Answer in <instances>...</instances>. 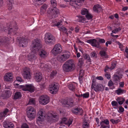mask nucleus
Masks as SVG:
<instances>
[{
	"instance_id": "obj_44",
	"label": "nucleus",
	"mask_w": 128,
	"mask_h": 128,
	"mask_svg": "<svg viewBox=\"0 0 128 128\" xmlns=\"http://www.w3.org/2000/svg\"><path fill=\"white\" fill-rule=\"evenodd\" d=\"M79 21V22H84L85 21V18L83 16H78Z\"/></svg>"
},
{
	"instance_id": "obj_32",
	"label": "nucleus",
	"mask_w": 128,
	"mask_h": 128,
	"mask_svg": "<svg viewBox=\"0 0 128 128\" xmlns=\"http://www.w3.org/2000/svg\"><path fill=\"white\" fill-rule=\"evenodd\" d=\"M47 8V5L44 4L41 6L40 9V12L42 14L46 12Z\"/></svg>"
},
{
	"instance_id": "obj_5",
	"label": "nucleus",
	"mask_w": 128,
	"mask_h": 128,
	"mask_svg": "<svg viewBox=\"0 0 128 128\" xmlns=\"http://www.w3.org/2000/svg\"><path fill=\"white\" fill-rule=\"evenodd\" d=\"M46 43L48 44H52V41H54L55 39L54 36L50 33H48L46 34L44 38Z\"/></svg>"
},
{
	"instance_id": "obj_64",
	"label": "nucleus",
	"mask_w": 128,
	"mask_h": 128,
	"mask_svg": "<svg viewBox=\"0 0 128 128\" xmlns=\"http://www.w3.org/2000/svg\"><path fill=\"white\" fill-rule=\"evenodd\" d=\"M16 81L20 82H22V80L20 77L19 76L17 77L16 78Z\"/></svg>"
},
{
	"instance_id": "obj_8",
	"label": "nucleus",
	"mask_w": 128,
	"mask_h": 128,
	"mask_svg": "<svg viewBox=\"0 0 128 128\" xmlns=\"http://www.w3.org/2000/svg\"><path fill=\"white\" fill-rule=\"evenodd\" d=\"M38 101L40 104L43 105H45L49 102L50 98L47 95H42L40 96L39 98Z\"/></svg>"
},
{
	"instance_id": "obj_1",
	"label": "nucleus",
	"mask_w": 128,
	"mask_h": 128,
	"mask_svg": "<svg viewBox=\"0 0 128 128\" xmlns=\"http://www.w3.org/2000/svg\"><path fill=\"white\" fill-rule=\"evenodd\" d=\"M75 66L73 60L71 59L68 60L65 62L62 66V68L64 71L68 72L73 70Z\"/></svg>"
},
{
	"instance_id": "obj_4",
	"label": "nucleus",
	"mask_w": 128,
	"mask_h": 128,
	"mask_svg": "<svg viewBox=\"0 0 128 128\" xmlns=\"http://www.w3.org/2000/svg\"><path fill=\"white\" fill-rule=\"evenodd\" d=\"M47 13L52 17L54 18L58 16L59 13L58 9L56 7H54L53 8H49L47 10Z\"/></svg>"
},
{
	"instance_id": "obj_19",
	"label": "nucleus",
	"mask_w": 128,
	"mask_h": 128,
	"mask_svg": "<svg viewBox=\"0 0 128 128\" xmlns=\"http://www.w3.org/2000/svg\"><path fill=\"white\" fill-rule=\"evenodd\" d=\"M19 42V43L20 44H22V43L24 44H22V47H24L26 46L27 45L28 43V40L26 38L24 37L20 38L18 39Z\"/></svg>"
},
{
	"instance_id": "obj_12",
	"label": "nucleus",
	"mask_w": 128,
	"mask_h": 128,
	"mask_svg": "<svg viewBox=\"0 0 128 128\" xmlns=\"http://www.w3.org/2000/svg\"><path fill=\"white\" fill-rule=\"evenodd\" d=\"M44 114L43 110L42 109L40 110L38 113V117L36 120V122L38 124L41 123L45 118V116Z\"/></svg>"
},
{
	"instance_id": "obj_56",
	"label": "nucleus",
	"mask_w": 128,
	"mask_h": 128,
	"mask_svg": "<svg viewBox=\"0 0 128 128\" xmlns=\"http://www.w3.org/2000/svg\"><path fill=\"white\" fill-rule=\"evenodd\" d=\"M86 16L88 20H90L92 18V17L91 14H88V13L86 15Z\"/></svg>"
},
{
	"instance_id": "obj_34",
	"label": "nucleus",
	"mask_w": 128,
	"mask_h": 128,
	"mask_svg": "<svg viewBox=\"0 0 128 128\" xmlns=\"http://www.w3.org/2000/svg\"><path fill=\"white\" fill-rule=\"evenodd\" d=\"M22 96L21 93L20 92H16L14 96V99L16 100L19 99Z\"/></svg>"
},
{
	"instance_id": "obj_48",
	"label": "nucleus",
	"mask_w": 128,
	"mask_h": 128,
	"mask_svg": "<svg viewBox=\"0 0 128 128\" xmlns=\"http://www.w3.org/2000/svg\"><path fill=\"white\" fill-rule=\"evenodd\" d=\"M91 57L97 58V54L94 51L92 52L90 54Z\"/></svg>"
},
{
	"instance_id": "obj_25",
	"label": "nucleus",
	"mask_w": 128,
	"mask_h": 128,
	"mask_svg": "<svg viewBox=\"0 0 128 128\" xmlns=\"http://www.w3.org/2000/svg\"><path fill=\"white\" fill-rule=\"evenodd\" d=\"M85 0H72L70 3V4L72 6H76L78 5H79L78 4L82 3Z\"/></svg>"
},
{
	"instance_id": "obj_41",
	"label": "nucleus",
	"mask_w": 128,
	"mask_h": 128,
	"mask_svg": "<svg viewBox=\"0 0 128 128\" xmlns=\"http://www.w3.org/2000/svg\"><path fill=\"white\" fill-rule=\"evenodd\" d=\"M35 100L33 98H31L30 99L28 104H34L35 103Z\"/></svg>"
},
{
	"instance_id": "obj_63",
	"label": "nucleus",
	"mask_w": 128,
	"mask_h": 128,
	"mask_svg": "<svg viewBox=\"0 0 128 128\" xmlns=\"http://www.w3.org/2000/svg\"><path fill=\"white\" fill-rule=\"evenodd\" d=\"M119 110L120 112L118 111V112L120 113V112H124V108L122 106H120L119 108Z\"/></svg>"
},
{
	"instance_id": "obj_27",
	"label": "nucleus",
	"mask_w": 128,
	"mask_h": 128,
	"mask_svg": "<svg viewBox=\"0 0 128 128\" xmlns=\"http://www.w3.org/2000/svg\"><path fill=\"white\" fill-rule=\"evenodd\" d=\"M9 41V39L7 37L0 38V46L2 45Z\"/></svg>"
},
{
	"instance_id": "obj_35",
	"label": "nucleus",
	"mask_w": 128,
	"mask_h": 128,
	"mask_svg": "<svg viewBox=\"0 0 128 128\" xmlns=\"http://www.w3.org/2000/svg\"><path fill=\"white\" fill-rule=\"evenodd\" d=\"M109 122L108 120L107 119L104 120L103 121H102L100 122V125L101 126H105V128H106V126L104 125V124H105L106 125H108L109 124Z\"/></svg>"
},
{
	"instance_id": "obj_18",
	"label": "nucleus",
	"mask_w": 128,
	"mask_h": 128,
	"mask_svg": "<svg viewBox=\"0 0 128 128\" xmlns=\"http://www.w3.org/2000/svg\"><path fill=\"white\" fill-rule=\"evenodd\" d=\"M34 78L37 82H39L42 79V75L40 72H36L34 74Z\"/></svg>"
},
{
	"instance_id": "obj_57",
	"label": "nucleus",
	"mask_w": 128,
	"mask_h": 128,
	"mask_svg": "<svg viewBox=\"0 0 128 128\" xmlns=\"http://www.w3.org/2000/svg\"><path fill=\"white\" fill-rule=\"evenodd\" d=\"M76 42L80 44L81 45H82L84 44V42L80 40V39L78 38H77V39Z\"/></svg>"
},
{
	"instance_id": "obj_20",
	"label": "nucleus",
	"mask_w": 128,
	"mask_h": 128,
	"mask_svg": "<svg viewBox=\"0 0 128 128\" xmlns=\"http://www.w3.org/2000/svg\"><path fill=\"white\" fill-rule=\"evenodd\" d=\"M72 112L75 114H81L83 112L82 109L80 107L73 109L72 110Z\"/></svg>"
},
{
	"instance_id": "obj_60",
	"label": "nucleus",
	"mask_w": 128,
	"mask_h": 128,
	"mask_svg": "<svg viewBox=\"0 0 128 128\" xmlns=\"http://www.w3.org/2000/svg\"><path fill=\"white\" fill-rule=\"evenodd\" d=\"M114 85V84L113 83L112 80H110L108 82V86L110 87H111Z\"/></svg>"
},
{
	"instance_id": "obj_16",
	"label": "nucleus",
	"mask_w": 128,
	"mask_h": 128,
	"mask_svg": "<svg viewBox=\"0 0 128 128\" xmlns=\"http://www.w3.org/2000/svg\"><path fill=\"white\" fill-rule=\"evenodd\" d=\"M12 92L11 90H5L3 92L1 96L4 99H6L10 97L12 95Z\"/></svg>"
},
{
	"instance_id": "obj_36",
	"label": "nucleus",
	"mask_w": 128,
	"mask_h": 128,
	"mask_svg": "<svg viewBox=\"0 0 128 128\" xmlns=\"http://www.w3.org/2000/svg\"><path fill=\"white\" fill-rule=\"evenodd\" d=\"M100 54L101 56L102 57H104L106 58H108V55L106 54V52L103 50L100 51Z\"/></svg>"
},
{
	"instance_id": "obj_33",
	"label": "nucleus",
	"mask_w": 128,
	"mask_h": 128,
	"mask_svg": "<svg viewBox=\"0 0 128 128\" xmlns=\"http://www.w3.org/2000/svg\"><path fill=\"white\" fill-rule=\"evenodd\" d=\"M40 67L43 70L45 71H48V70L49 69V67L48 65L46 64H45L43 63L41 64Z\"/></svg>"
},
{
	"instance_id": "obj_46",
	"label": "nucleus",
	"mask_w": 128,
	"mask_h": 128,
	"mask_svg": "<svg viewBox=\"0 0 128 128\" xmlns=\"http://www.w3.org/2000/svg\"><path fill=\"white\" fill-rule=\"evenodd\" d=\"M121 30V28L120 27H118L117 28H115L112 31V33L114 34L120 31Z\"/></svg>"
},
{
	"instance_id": "obj_15",
	"label": "nucleus",
	"mask_w": 128,
	"mask_h": 128,
	"mask_svg": "<svg viewBox=\"0 0 128 128\" xmlns=\"http://www.w3.org/2000/svg\"><path fill=\"white\" fill-rule=\"evenodd\" d=\"M104 86L101 84H98L96 85L92 88L94 89V90L96 92H102L104 90Z\"/></svg>"
},
{
	"instance_id": "obj_7",
	"label": "nucleus",
	"mask_w": 128,
	"mask_h": 128,
	"mask_svg": "<svg viewBox=\"0 0 128 128\" xmlns=\"http://www.w3.org/2000/svg\"><path fill=\"white\" fill-rule=\"evenodd\" d=\"M18 88L24 91H28L30 92H33L34 91L33 86L31 84L21 85L19 86Z\"/></svg>"
},
{
	"instance_id": "obj_54",
	"label": "nucleus",
	"mask_w": 128,
	"mask_h": 128,
	"mask_svg": "<svg viewBox=\"0 0 128 128\" xmlns=\"http://www.w3.org/2000/svg\"><path fill=\"white\" fill-rule=\"evenodd\" d=\"M13 4L7 3V5L8 10H10L12 9Z\"/></svg>"
},
{
	"instance_id": "obj_31",
	"label": "nucleus",
	"mask_w": 128,
	"mask_h": 128,
	"mask_svg": "<svg viewBox=\"0 0 128 128\" xmlns=\"http://www.w3.org/2000/svg\"><path fill=\"white\" fill-rule=\"evenodd\" d=\"M8 112L9 110L7 108H6L3 112L0 113V120L3 117L5 116Z\"/></svg>"
},
{
	"instance_id": "obj_29",
	"label": "nucleus",
	"mask_w": 128,
	"mask_h": 128,
	"mask_svg": "<svg viewBox=\"0 0 128 128\" xmlns=\"http://www.w3.org/2000/svg\"><path fill=\"white\" fill-rule=\"evenodd\" d=\"M36 58V56L32 53L29 54L28 56V59L30 61H33L35 60Z\"/></svg>"
},
{
	"instance_id": "obj_59",
	"label": "nucleus",
	"mask_w": 128,
	"mask_h": 128,
	"mask_svg": "<svg viewBox=\"0 0 128 128\" xmlns=\"http://www.w3.org/2000/svg\"><path fill=\"white\" fill-rule=\"evenodd\" d=\"M96 80L94 79H93L92 80V83L91 85V88L94 87L96 84H95Z\"/></svg>"
},
{
	"instance_id": "obj_22",
	"label": "nucleus",
	"mask_w": 128,
	"mask_h": 128,
	"mask_svg": "<svg viewBox=\"0 0 128 128\" xmlns=\"http://www.w3.org/2000/svg\"><path fill=\"white\" fill-rule=\"evenodd\" d=\"M74 103L73 99L72 98H70L65 101L64 103L65 104L68 105L70 107H72L74 106Z\"/></svg>"
},
{
	"instance_id": "obj_58",
	"label": "nucleus",
	"mask_w": 128,
	"mask_h": 128,
	"mask_svg": "<svg viewBox=\"0 0 128 128\" xmlns=\"http://www.w3.org/2000/svg\"><path fill=\"white\" fill-rule=\"evenodd\" d=\"M22 128H29L28 126L26 124L24 123L22 124Z\"/></svg>"
},
{
	"instance_id": "obj_37",
	"label": "nucleus",
	"mask_w": 128,
	"mask_h": 128,
	"mask_svg": "<svg viewBox=\"0 0 128 128\" xmlns=\"http://www.w3.org/2000/svg\"><path fill=\"white\" fill-rule=\"evenodd\" d=\"M58 28L59 30L60 31L62 32L67 34H68V33L67 32V30L65 27L63 26H61L59 27Z\"/></svg>"
},
{
	"instance_id": "obj_14",
	"label": "nucleus",
	"mask_w": 128,
	"mask_h": 128,
	"mask_svg": "<svg viewBox=\"0 0 128 128\" xmlns=\"http://www.w3.org/2000/svg\"><path fill=\"white\" fill-rule=\"evenodd\" d=\"M88 43L90 44L92 46L98 48H100L101 46H100L99 43L97 40L95 39H90L87 41Z\"/></svg>"
},
{
	"instance_id": "obj_3",
	"label": "nucleus",
	"mask_w": 128,
	"mask_h": 128,
	"mask_svg": "<svg viewBox=\"0 0 128 128\" xmlns=\"http://www.w3.org/2000/svg\"><path fill=\"white\" fill-rule=\"evenodd\" d=\"M27 117L29 119L32 120L36 116V110L32 106H29L27 109Z\"/></svg>"
},
{
	"instance_id": "obj_53",
	"label": "nucleus",
	"mask_w": 128,
	"mask_h": 128,
	"mask_svg": "<svg viewBox=\"0 0 128 128\" xmlns=\"http://www.w3.org/2000/svg\"><path fill=\"white\" fill-rule=\"evenodd\" d=\"M78 64L80 66L82 65L84 63L83 59L82 58H80L78 60Z\"/></svg>"
},
{
	"instance_id": "obj_51",
	"label": "nucleus",
	"mask_w": 128,
	"mask_h": 128,
	"mask_svg": "<svg viewBox=\"0 0 128 128\" xmlns=\"http://www.w3.org/2000/svg\"><path fill=\"white\" fill-rule=\"evenodd\" d=\"M89 125V124L87 122H84L82 125L83 128H88Z\"/></svg>"
},
{
	"instance_id": "obj_61",
	"label": "nucleus",
	"mask_w": 128,
	"mask_h": 128,
	"mask_svg": "<svg viewBox=\"0 0 128 128\" xmlns=\"http://www.w3.org/2000/svg\"><path fill=\"white\" fill-rule=\"evenodd\" d=\"M105 40L103 39L99 38L98 40V42L104 43L105 42Z\"/></svg>"
},
{
	"instance_id": "obj_23",
	"label": "nucleus",
	"mask_w": 128,
	"mask_h": 128,
	"mask_svg": "<svg viewBox=\"0 0 128 128\" xmlns=\"http://www.w3.org/2000/svg\"><path fill=\"white\" fill-rule=\"evenodd\" d=\"M47 52L44 50L41 49L40 50L39 55L42 58H46L48 55Z\"/></svg>"
},
{
	"instance_id": "obj_39",
	"label": "nucleus",
	"mask_w": 128,
	"mask_h": 128,
	"mask_svg": "<svg viewBox=\"0 0 128 128\" xmlns=\"http://www.w3.org/2000/svg\"><path fill=\"white\" fill-rule=\"evenodd\" d=\"M84 75V70H81L80 71V73L79 74V79L80 80L83 76Z\"/></svg>"
},
{
	"instance_id": "obj_11",
	"label": "nucleus",
	"mask_w": 128,
	"mask_h": 128,
	"mask_svg": "<svg viewBox=\"0 0 128 128\" xmlns=\"http://www.w3.org/2000/svg\"><path fill=\"white\" fill-rule=\"evenodd\" d=\"M70 56V53L69 52H64V54L58 58V60L61 62H63L68 59Z\"/></svg>"
},
{
	"instance_id": "obj_43",
	"label": "nucleus",
	"mask_w": 128,
	"mask_h": 128,
	"mask_svg": "<svg viewBox=\"0 0 128 128\" xmlns=\"http://www.w3.org/2000/svg\"><path fill=\"white\" fill-rule=\"evenodd\" d=\"M88 13V10L86 8H83L81 10V13L82 14L84 15Z\"/></svg>"
},
{
	"instance_id": "obj_9",
	"label": "nucleus",
	"mask_w": 128,
	"mask_h": 128,
	"mask_svg": "<svg viewBox=\"0 0 128 128\" xmlns=\"http://www.w3.org/2000/svg\"><path fill=\"white\" fill-rule=\"evenodd\" d=\"M62 51L61 45L59 44H56L51 50L52 53L54 55L61 53Z\"/></svg>"
},
{
	"instance_id": "obj_2",
	"label": "nucleus",
	"mask_w": 128,
	"mask_h": 128,
	"mask_svg": "<svg viewBox=\"0 0 128 128\" xmlns=\"http://www.w3.org/2000/svg\"><path fill=\"white\" fill-rule=\"evenodd\" d=\"M32 43L30 50L32 52L36 53L42 47L40 40V39L36 38L32 41Z\"/></svg>"
},
{
	"instance_id": "obj_21",
	"label": "nucleus",
	"mask_w": 128,
	"mask_h": 128,
	"mask_svg": "<svg viewBox=\"0 0 128 128\" xmlns=\"http://www.w3.org/2000/svg\"><path fill=\"white\" fill-rule=\"evenodd\" d=\"M12 74L11 73H7L6 74V76L4 77V79L6 81L12 82Z\"/></svg>"
},
{
	"instance_id": "obj_40",
	"label": "nucleus",
	"mask_w": 128,
	"mask_h": 128,
	"mask_svg": "<svg viewBox=\"0 0 128 128\" xmlns=\"http://www.w3.org/2000/svg\"><path fill=\"white\" fill-rule=\"evenodd\" d=\"M121 78L117 75L114 74L113 76V79L114 81H118Z\"/></svg>"
},
{
	"instance_id": "obj_42",
	"label": "nucleus",
	"mask_w": 128,
	"mask_h": 128,
	"mask_svg": "<svg viewBox=\"0 0 128 128\" xmlns=\"http://www.w3.org/2000/svg\"><path fill=\"white\" fill-rule=\"evenodd\" d=\"M125 101L124 99L123 98H118V102L120 105L122 104Z\"/></svg>"
},
{
	"instance_id": "obj_45",
	"label": "nucleus",
	"mask_w": 128,
	"mask_h": 128,
	"mask_svg": "<svg viewBox=\"0 0 128 128\" xmlns=\"http://www.w3.org/2000/svg\"><path fill=\"white\" fill-rule=\"evenodd\" d=\"M51 3L52 6L53 7H56V0H51Z\"/></svg>"
},
{
	"instance_id": "obj_28",
	"label": "nucleus",
	"mask_w": 128,
	"mask_h": 128,
	"mask_svg": "<svg viewBox=\"0 0 128 128\" xmlns=\"http://www.w3.org/2000/svg\"><path fill=\"white\" fill-rule=\"evenodd\" d=\"M115 92L117 95H120L126 93V91L119 88L117 90H115Z\"/></svg>"
},
{
	"instance_id": "obj_47",
	"label": "nucleus",
	"mask_w": 128,
	"mask_h": 128,
	"mask_svg": "<svg viewBox=\"0 0 128 128\" xmlns=\"http://www.w3.org/2000/svg\"><path fill=\"white\" fill-rule=\"evenodd\" d=\"M57 72L56 70H53L51 73L50 74V76L51 77H53L56 74Z\"/></svg>"
},
{
	"instance_id": "obj_13",
	"label": "nucleus",
	"mask_w": 128,
	"mask_h": 128,
	"mask_svg": "<svg viewBox=\"0 0 128 128\" xmlns=\"http://www.w3.org/2000/svg\"><path fill=\"white\" fill-rule=\"evenodd\" d=\"M49 88L50 92L53 94H56L58 91V86L54 83H52L49 85Z\"/></svg>"
},
{
	"instance_id": "obj_55",
	"label": "nucleus",
	"mask_w": 128,
	"mask_h": 128,
	"mask_svg": "<svg viewBox=\"0 0 128 128\" xmlns=\"http://www.w3.org/2000/svg\"><path fill=\"white\" fill-rule=\"evenodd\" d=\"M111 104L113 106H117L118 105L117 102L115 101H113L112 102Z\"/></svg>"
},
{
	"instance_id": "obj_62",
	"label": "nucleus",
	"mask_w": 128,
	"mask_h": 128,
	"mask_svg": "<svg viewBox=\"0 0 128 128\" xmlns=\"http://www.w3.org/2000/svg\"><path fill=\"white\" fill-rule=\"evenodd\" d=\"M116 65V63L115 62H113L112 64V66L111 68L112 69H114Z\"/></svg>"
},
{
	"instance_id": "obj_17",
	"label": "nucleus",
	"mask_w": 128,
	"mask_h": 128,
	"mask_svg": "<svg viewBox=\"0 0 128 128\" xmlns=\"http://www.w3.org/2000/svg\"><path fill=\"white\" fill-rule=\"evenodd\" d=\"M73 120L72 119L69 118L68 120L66 118H63L61 121L60 124H65L68 126L72 124Z\"/></svg>"
},
{
	"instance_id": "obj_49",
	"label": "nucleus",
	"mask_w": 128,
	"mask_h": 128,
	"mask_svg": "<svg viewBox=\"0 0 128 128\" xmlns=\"http://www.w3.org/2000/svg\"><path fill=\"white\" fill-rule=\"evenodd\" d=\"M110 121L112 122L113 124H116L118 123L120 121L119 119H118L116 120H115L113 119H111Z\"/></svg>"
},
{
	"instance_id": "obj_24",
	"label": "nucleus",
	"mask_w": 128,
	"mask_h": 128,
	"mask_svg": "<svg viewBox=\"0 0 128 128\" xmlns=\"http://www.w3.org/2000/svg\"><path fill=\"white\" fill-rule=\"evenodd\" d=\"M3 126L5 128H12L14 125L12 123L8 121H4L3 123Z\"/></svg>"
},
{
	"instance_id": "obj_50",
	"label": "nucleus",
	"mask_w": 128,
	"mask_h": 128,
	"mask_svg": "<svg viewBox=\"0 0 128 128\" xmlns=\"http://www.w3.org/2000/svg\"><path fill=\"white\" fill-rule=\"evenodd\" d=\"M84 57L89 62H91V60L90 56L88 54H86L84 56Z\"/></svg>"
},
{
	"instance_id": "obj_52",
	"label": "nucleus",
	"mask_w": 128,
	"mask_h": 128,
	"mask_svg": "<svg viewBox=\"0 0 128 128\" xmlns=\"http://www.w3.org/2000/svg\"><path fill=\"white\" fill-rule=\"evenodd\" d=\"M89 92H87L83 94H81L82 96L84 98H88L89 96Z\"/></svg>"
},
{
	"instance_id": "obj_10",
	"label": "nucleus",
	"mask_w": 128,
	"mask_h": 128,
	"mask_svg": "<svg viewBox=\"0 0 128 128\" xmlns=\"http://www.w3.org/2000/svg\"><path fill=\"white\" fill-rule=\"evenodd\" d=\"M30 69L27 67H25L23 70L22 74L24 78L27 80L30 79L31 77Z\"/></svg>"
},
{
	"instance_id": "obj_38",
	"label": "nucleus",
	"mask_w": 128,
	"mask_h": 128,
	"mask_svg": "<svg viewBox=\"0 0 128 128\" xmlns=\"http://www.w3.org/2000/svg\"><path fill=\"white\" fill-rule=\"evenodd\" d=\"M68 88L70 90L74 91L75 89V86L74 85L72 84H69L68 86Z\"/></svg>"
},
{
	"instance_id": "obj_6",
	"label": "nucleus",
	"mask_w": 128,
	"mask_h": 128,
	"mask_svg": "<svg viewBox=\"0 0 128 128\" xmlns=\"http://www.w3.org/2000/svg\"><path fill=\"white\" fill-rule=\"evenodd\" d=\"M47 119L50 122H53L58 120V116L54 112H49L48 113Z\"/></svg>"
},
{
	"instance_id": "obj_30",
	"label": "nucleus",
	"mask_w": 128,
	"mask_h": 128,
	"mask_svg": "<svg viewBox=\"0 0 128 128\" xmlns=\"http://www.w3.org/2000/svg\"><path fill=\"white\" fill-rule=\"evenodd\" d=\"M34 3L36 6L40 5L44 2L45 0H34Z\"/></svg>"
},
{
	"instance_id": "obj_26",
	"label": "nucleus",
	"mask_w": 128,
	"mask_h": 128,
	"mask_svg": "<svg viewBox=\"0 0 128 128\" xmlns=\"http://www.w3.org/2000/svg\"><path fill=\"white\" fill-rule=\"evenodd\" d=\"M102 8L99 4H96L93 7V10L96 12H98L101 11Z\"/></svg>"
}]
</instances>
